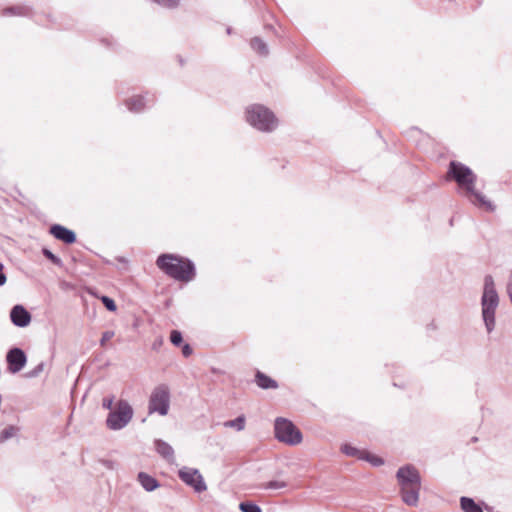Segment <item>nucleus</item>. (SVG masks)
<instances>
[{
	"mask_svg": "<svg viewBox=\"0 0 512 512\" xmlns=\"http://www.w3.org/2000/svg\"><path fill=\"white\" fill-rule=\"evenodd\" d=\"M157 267L170 278L189 282L196 276L195 265L192 260L176 254H161L156 260Z\"/></svg>",
	"mask_w": 512,
	"mask_h": 512,
	"instance_id": "f257e3e1",
	"label": "nucleus"
},
{
	"mask_svg": "<svg viewBox=\"0 0 512 512\" xmlns=\"http://www.w3.org/2000/svg\"><path fill=\"white\" fill-rule=\"evenodd\" d=\"M402 501L408 506H417L421 489V476L412 464L400 467L396 472Z\"/></svg>",
	"mask_w": 512,
	"mask_h": 512,
	"instance_id": "f03ea898",
	"label": "nucleus"
},
{
	"mask_svg": "<svg viewBox=\"0 0 512 512\" xmlns=\"http://www.w3.org/2000/svg\"><path fill=\"white\" fill-rule=\"evenodd\" d=\"M448 175L457 184L466 190V193L473 196L481 205L492 209L491 202L485 199V196L475 190L476 175L463 163L451 161L449 163Z\"/></svg>",
	"mask_w": 512,
	"mask_h": 512,
	"instance_id": "7ed1b4c3",
	"label": "nucleus"
},
{
	"mask_svg": "<svg viewBox=\"0 0 512 512\" xmlns=\"http://www.w3.org/2000/svg\"><path fill=\"white\" fill-rule=\"evenodd\" d=\"M499 305V295L495 287L494 279L491 275L484 277L483 293L481 296L482 319L487 333L495 329V314Z\"/></svg>",
	"mask_w": 512,
	"mask_h": 512,
	"instance_id": "20e7f679",
	"label": "nucleus"
},
{
	"mask_svg": "<svg viewBox=\"0 0 512 512\" xmlns=\"http://www.w3.org/2000/svg\"><path fill=\"white\" fill-rule=\"evenodd\" d=\"M246 120L252 127L261 132H272L278 125L274 113L261 104H254L247 108Z\"/></svg>",
	"mask_w": 512,
	"mask_h": 512,
	"instance_id": "39448f33",
	"label": "nucleus"
},
{
	"mask_svg": "<svg viewBox=\"0 0 512 512\" xmlns=\"http://www.w3.org/2000/svg\"><path fill=\"white\" fill-rule=\"evenodd\" d=\"M134 411L127 400L117 401L114 410H111L106 418V426L112 431H118L125 428L132 420Z\"/></svg>",
	"mask_w": 512,
	"mask_h": 512,
	"instance_id": "423d86ee",
	"label": "nucleus"
},
{
	"mask_svg": "<svg viewBox=\"0 0 512 512\" xmlns=\"http://www.w3.org/2000/svg\"><path fill=\"white\" fill-rule=\"evenodd\" d=\"M275 438L285 444L294 446L302 441L301 431L293 424L292 421L278 417L274 423Z\"/></svg>",
	"mask_w": 512,
	"mask_h": 512,
	"instance_id": "0eeeda50",
	"label": "nucleus"
},
{
	"mask_svg": "<svg viewBox=\"0 0 512 512\" xmlns=\"http://www.w3.org/2000/svg\"><path fill=\"white\" fill-rule=\"evenodd\" d=\"M170 405V392L167 386L159 385L151 393L149 399V413H159L161 416L167 415Z\"/></svg>",
	"mask_w": 512,
	"mask_h": 512,
	"instance_id": "6e6552de",
	"label": "nucleus"
},
{
	"mask_svg": "<svg viewBox=\"0 0 512 512\" xmlns=\"http://www.w3.org/2000/svg\"><path fill=\"white\" fill-rule=\"evenodd\" d=\"M178 477L187 486L192 487L195 492L201 493L207 490V485L203 479V476L196 468L182 467L178 471Z\"/></svg>",
	"mask_w": 512,
	"mask_h": 512,
	"instance_id": "1a4fd4ad",
	"label": "nucleus"
},
{
	"mask_svg": "<svg viewBox=\"0 0 512 512\" xmlns=\"http://www.w3.org/2000/svg\"><path fill=\"white\" fill-rule=\"evenodd\" d=\"M8 370L15 374L21 371L27 362V356L23 349L19 347L11 348L6 355Z\"/></svg>",
	"mask_w": 512,
	"mask_h": 512,
	"instance_id": "9d476101",
	"label": "nucleus"
},
{
	"mask_svg": "<svg viewBox=\"0 0 512 512\" xmlns=\"http://www.w3.org/2000/svg\"><path fill=\"white\" fill-rule=\"evenodd\" d=\"M30 312L21 304H17L10 310V320L16 327L25 328L31 322Z\"/></svg>",
	"mask_w": 512,
	"mask_h": 512,
	"instance_id": "9b49d317",
	"label": "nucleus"
},
{
	"mask_svg": "<svg viewBox=\"0 0 512 512\" xmlns=\"http://www.w3.org/2000/svg\"><path fill=\"white\" fill-rule=\"evenodd\" d=\"M49 232L51 235H53V237L65 244H73L77 239L76 233L73 230L68 229L67 227L60 224L51 225Z\"/></svg>",
	"mask_w": 512,
	"mask_h": 512,
	"instance_id": "f8f14e48",
	"label": "nucleus"
},
{
	"mask_svg": "<svg viewBox=\"0 0 512 512\" xmlns=\"http://www.w3.org/2000/svg\"><path fill=\"white\" fill-rule=\"evenodd\" d=\"M148 96V93H146V95L133 96L125 101V105L129 111L139 113L146 107L147 102L152 103L154 101L153 96Z\"/></svg>",
	"mask_w": 512,
	"mask_h": 512,
	"instance_id": "ddd939ff",
	"label": "nucleus"
},
{
	"mask_svg": "<svg viewBox=\"0 0 512 512\" xmlns=\"http://www.w3.org/2000/svg\"><path fill=\"white\" fill-rule=\"evenodd\" d=\"M154 447L156 452L167 462L173 463L175 460V453L173 447L162 439L154 440Z\"/></svg>",
	"mask_w": 512,
	"mask_h": 512,
	"instance_id": "4468645a",
	"label": "nucleus"
},
{
	"mask_svg": "<svg viewBox=\"0 0 512 512\" xmlns=\"http://www.w3.org/2000/svg\"><path fill=\"white\" fill-rule=\"evenodd\" d=\"M137 479L141 486L143 487V489L146 490L147 492H152L156 490L158 487H160L159 481L145 472H139Z\"/></svg>",
	"mask_w": 512,
	"mask_h": 512,
	"instance_id": "2eb2a0df",
	"label": "nucleus"
},
{
	"mask_svg": "<svg viewBox=\"0 0 512 512\" xmlns=\"http://www.w3.org/2000/svg\"><path fill=\"white\" fill-rule=\"evenodd\" d=\"M255 382L261 389L267 390L278 388V383L274 379L260 371H257L255 374Z\"/></svg>",
	"mask_w": 512,
	"mask_h": 512,
	"instance_id": "dca6fc26",
	"label": "nucleus"
},
{
	"mask_svg": "<svg viewBox=\"0 0 512 512\" xmlns=\"http://www.w3.org/2000/svg\"><path fill=\"white\" fill-rule=\"evenodd\" d=\"M31 8L27 5H15L2 10L3 16H29Z\"/></svg>",
	"mask_w": 512,
	"mask_h": 512,
	"instance_id": "f3484780",
	"label": "nucleus"
},
{
	"mask_svg": "<svg viewBox=\"0 0 512 512\" xmlns=\"http://www.w3.org/2000/svg\"><path fill=\"white\" fill-rule=\"evenodd\" d=\"M460 507L464 512H483L480 504L476 503L473 498L466 496L460 498Z\"/></svg>",
	"mask_w": 512,
	"mask_h": 512,
	"instance_id": "a211bd4d",
	"label": "nucleus"
},
{
	"mask_svg": "<svg viewBox=\"0 0 512 512\" xmlns=\"http://www.w3.org/2000/svg\"><path fill=\"white\" fill-rule=\"evenodd\" d=\"M250 46L261 56H267L269 53L267 44L260 37L252 38L250 41Z\"/></svg>",
	"mask_w": 512,
	"mask_h": 512,
	"instance_id": "6ab92c4d",
	"label": "nucleus"
},
{
	"mask_svg": "<svg viewBox=\"0 0 512 512\" xmlns=\"http://www.w3.org/2000/svg\"><path fill=\"white\" fill-rule=\"evenodd\" d=\"M246 418L245 416L239 415L233 420H227L223 423V426L226 428H234L236 431L240 432L245 429Z\"/></svg>",
	"mask_w": 512,
	"mask_h": 512,
	"instance_id": "aec40b11",
	"label": "nucleus"
},
{
	"mask_svg": "<svg viewBox=\"0 0 512 512\" xmlns=\"http://www.w3.org/2000/svg\"><path fill=\"white\" fill-rule=\"evenodd\" d=\"M341 451L349 457H356L357 459L362 460L366 450H360L346 443L341 446Z\"/></svg>",
	"mask_w": 512,
	"mask_h": 512,
	"instance_id": "412c9836",
	"label": "nucleus"
},
{
	"mask_svg": "<svg viewBox=\"0 0 512 512\" xmlns=\"http://www.w3.org/2000/svg\"><path fill=\"white\" fill-rule=\"evenodd\" d=\"M20 428L14 425H9L0 432V443H4L10 438L17 435Z\"/></svg>",
	"mask_w": 512,
	"mask_h": 512,
	"instance_id": "4be33fe9",
	"label": "nucleus"
},
{
	"mask_svg": "<svg viewBox=\"0 0 512 512\" xmlns=\"http://www.w3.org/2000/svg\"><path fill=\"white\" fill-rule=\"evenodd\" d=\"M362 460L369 462L374 467H379L384 464V459L382 457L371 454L368 451H365Z\"/></svg>",
	"mask_w": 512,
	"mask_h": 512,
	"instance_id": "5701e85b",
	"label": "nucleus"
},
{
	"mask_svg": "<svg viewBox=\"0 0 512 512\" xmlns=\"http://www.w3.org/2000/svg\"><path fill=\"white\" fill-rule=\"evenodd\" d=\"M239 509L241 512H262L260 506L249 501L241 502L239 504Z\"/></svg>",
	"mask_w": 512,
	"mask_h": 512,
	"instance_id": "b1692460",
	"label": "nucleus"
},
{
	"mask_svg": "<svg viewBox=\"0 0 512 512\" xmlns=\"http://www.w3.org/2000/svg\"><path fill=\"white\" fill-rule=\"evenodd\" d=\"M42 254L44 255L45 258L50 260L53 264H55V265H57L59 267L62 266V260L57 255H55L51 250H49L48 248H43L42 249Z\"/></svg>",
	"mask_w": 512,
	"mask_h": 512,
	"instance_id": "393cba45",
	"label": "nucleus"
},
{
	"mask_svg": "<svg viewBox=\"0 0 512 512\" xmlns=\"http://www.w3.org/2000/svg\"><path fill=\"white\" fill-rule=\"evenodd\" d=\"M170 341L176 347L181 346L183 343L182 333L179 330H172L170 333Z\"/></svg>",
	"mask_w": 512,
	"mask_h": 512,
	"instance_id": "a878e982",
	"label": "nucleus"
},
{
	"mask_svg": "<svg viewBox=\"0 0 512 512\" xmlns=\"http://www.w3.org/2000/svg\"><path fill=\"white\" fill-rule=\"evenodd\" d=\"M100 299H101V302L103 303L104 307L108 311L115 312L117 310V305L112 298H110L108 296H102Z\"/></svg>",
	"mask_w": 512,
	"mask_h": 512,
	"instance_id": "bb28decb",
	"label": "nucleus"
},
{
	"mask_svg": "<svg viewBox=\"0 0 512 512\" xmlns=\"http://www.w3.org/2000/svg\"><path fill=\"white\" fill-rule=\"evenodd\" d=\"M45 364L44 362H40L33 369L26 373V377L28 378H36L38 377L44 370Z\"/></svg>",
	"mask_w": 512,
	"mask_h": 512,
	"instance_id": "cd10ccee",
	"label": "nucleus"
},
{
	"mask_svg": "<svg viewBox=\"0 0 512 512\" xmlns=\"http://www.w3.org/2000/svg\"><path fill=\"white\" fill-rule=\"evenodd\" d=\"M286 487H287V483L286 482H284V481H277V480L269 481L265 485V489H271V490L283 489V488H286Z\"/></svg>",
	"mask_w": 512,
	"mask_h": 512,
	"instance_id": "c85d7f7f",
	"label": "nucleus"
},
{
	"mask_svg": "<svg viewBox=\"0 0 512 512\" xmlns=\"http://www.w3.org/2000/svg\"><path fill=\"white\" fill-rule=\"evenodd\" d=\"M113 403H114V396L105 397L102 400V407L104 409L109 410V412H110L111 410H114Z\"/></svg>",
	"mask_w": 512,
	"mask_h": 512,
	"instance_id": "c756f323",
	"label": "nucleus"
},
{
	"mask_svg": "<svg viewBox=\"0 0 512 512\" xmlns=\"http://www.w3.org/2000/svg\"><path fill=\"white\" fill-rule=\"evenodd\" d=\"M113 337H114V331L109 330V331L103 332L102 337L100 339V345L102 347H104L106 342L109 341Z\"/></svg>",
	"mask_w": 512,
	"mask_h": 512,
	"instance_id": "7c9ffc66",
	"label": "nucleus"
},
{
	"mask_svg": "<svg viewBox=\"0 0 512 512\" xmlns=\"http://www.w3.org/2000/svg\"><path fill=\"white\" fill-rule=\"evenodd\" d=\"M4 264L2 262H0V287L1 286H4L7 282V276L4 272Z\"/></svg>",
	"mask_w": 512,
	"mask_h": 512,
	"instance_id": "2f4dec72",
	"label": "nucleus"
},
{
	"mask_svg": "<svg viewBox=\"0 0 512 512\" xmlns=\"http://www.w3.org/2000/svg\"><path fill=\"white\" fill-rule=\"evenodd\" d=\"M506 291H507L510 301L512 302V269H511V272L508 277Z\"/></svg>",
	"mask_w": 512,
	"mask_h": 512,
	"instance_id": "473e14b6",
	"label": "nucleus"
},
{
	"mask_svg": "<svg viewBox=\"0 0 512 512\" xmlns=\"http://www.w3.org/2000/svg\"><path fill=\"white\" fill-rule=\"evenodd\" d=\"M192 353L193 349L188 343L182 345V354L184 357H189Z\"/></svg>",
	"mask_w": 512,
	"mask_h": 512,
	"instance_id": "72a5a7b5",
	"label": "nucleus"
},
{
	"mask_svg": "<svg viewBox=\"0 0 512 512\" xmlns=\"http://www.w3.org/2000/svg\"><path fill=\"white\" fill-rule=\"evenodd\" d=\"M485 509L488 511V512H498V511H494L493 508L489 507L488 505H485Z\"/></svg>",
	"mask_w": 512,
	"mask_h": 512,
	"instance_id": "f704fd0d",
	"label": "nucleus"
},
{
	"mask_svg": "<svg viewBox=\"0 0 512 512\" xmlns=\"http://www.w3.org/2000/svg\"><path fill=\"white\" fill-rule=\"evenodd\" d=\"M161 343H162V340H159V343L155 342L153 344V348L156 349L158 345H161Z\"/></svg>",
	"mask_w": 512,
	"mask_h": 512,
	"instance_id": "c9c22d12",
	"label": "nucleus"
},
{
	"mask_svg": "<svg viewBox=\"0 0 512 512\" xmlns=\"http://www.w3.org/2000/svg\"><path fill=\"white\" fill-rule=\"evenodd\" d=\"M227 33L231 34V28H227Z\"/></svg>",
	"mask_w": 512,
	"mask_h": 512,
	"instance_id": "e433bc0d",
	"label": "nucleus"
}]
</instances>
